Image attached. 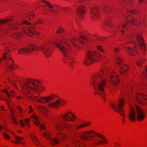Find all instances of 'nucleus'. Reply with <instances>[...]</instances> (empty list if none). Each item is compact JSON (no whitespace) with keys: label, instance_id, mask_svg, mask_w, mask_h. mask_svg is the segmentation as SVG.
Listing matches in <instances>:
<instances>
[{"label":"nucleus","instance_id":"79ce46f5","mask_svg":"<svg viewBox=\"0 0 147 147\" xmlns=\"http://www.w3.org/2000/svg\"><path fill=\"white\" fill-rule=\"evenodd\" d=\"M117 62L118 64L120 65L123 62V60L122 58L119 56H118L117 58Z\"/></svg>","mask_w":147,"mask_h":147},{"label":"nucleus","instance_id":"338daca9","mask_svg":"<svg viewBox=\"0 0 147 147\" xmlns=\"http://www.w3.org/2000/svg\"><path fill=\"white\" fill-rule=\"evenodd\" d=\"M2 128V126L1 125H0V130H1Z\"/></svg>","mask_w":147,"mask_h":147},{"label":"nucleus","instance_id":"603ef678","mask_svg":"<svg viewBox=\"0 0 147 147\" xmlns=\"http://www.w3.org/2000/svg\"><path fill=\"white\" fill-rule=\"evenodd\" d=\"M84 128L82 123L76 127V129H80Z\"/></svg>","mask_w":147,"mask_h":147},{"label":"nucleus","instance_id":"0eeeda50","mask_svg":"<svg viewBox=\"0 0 147 147\" xmlns=\"http://www.w3.org/2000/svg\"><path fill=\"white\" fill-rule=\"evenodd\" d=\"M124 103V99L123 98H120L115 104L112 105L113 108L123 117V120H124L125 116V112L123 109Z\"/></svg>","mask_w":147,"mask_h":147},{"label":"nucleus","instance_id":"a19ab883","mask_svg":"<svg viewBox=\"0 0 147 147\" xmlns=\"http://www.w3.org/2000/svg\"><path fill=\"white\" fill-rule=\"evenodd\" d=\"M72 144L74 146L76 147H81V146L79 142L73 140L72 142Z\"/></svg>","mask_w":147,"mask_h":147},{"label":"nucleus","instance_id":"774afa93","mask_svg":"<svg viewBox=\"0 0 147 147\" xmlns=\"http://www.w3.org/2000/svg\"><path fill=\"white\" fill-rule=\"evenodd\" d=\"M21 98V97H20V96H18V97H17V98L18 99H19V98Z\"/></svg>","mask_w":147,"mask_h":147},{"label":"nucleus","instance_id":"f257e3e1","mask_svg":"<svg viewBox=\"0 0 147 147\" xmlns=\"http://www.w3.org/2000/svg\"><path fill=\"white\" fill-rule=\"evenodd\" d=\"M41 82L38 79H29L25 83L22 81L14 82V86L18 88L17 85L19 84L21 86L22 92L26 96L33 98H36V100L42 103H49L56 97L54 94L45 96H39L45 90L44 86L41 85Z\"/></svg>","mask_w":147,"mask_h":147},{"label":"nucleus","instance_id":"09e8293b","mask_svg":"<svg viewBox=\"0 0 147 147\" xmlns=\"http://www.w3.org/2000/svg\"><path fill=\"white\" fill-rule=\"evenodd\" d=\"M64 31V30L63 28H59L56 31V32L57 34H60L63 32Z\"/></svg>","mask_w":147,"mask_h":147},{"label":"nucleus","instance_id":"f3484780","mask_svg":"<svg viewBox=\"0 0 147 147\" xmlns=\"http://www.w3.org/2000/svg\"><path fill=\"white\" fill-rule=\"evenodd\" d=\"M34 50H35L36 51L37 50L36 47L34 44H32L28 46L26 48L20 49L18 54L20 55L26 54L32 52Z\"/></svg>","mask_w":147,"mask_h":147},{"label":"nucleus","instance_id":"72a5a7b5","mask_svg":"<svg viewBox=\"0 0 147 147\" xmlns=\"http://www.w3.org/2000/svg\"><path fill=\"white\" fill-rule=\"evenodd\" d=\"M71 42L73 45L76 47H78V46L80 42V40L76 38H73L71 40Z\"/></svg>","mask_w":147,"mask_h":147},{"label":"nucleus","instance_id":"ea45409f","mask_svg":"<svg viewBox=\"0 0 147 147\" xmlns=\"http://www.w3.org/2000/svg\"><path fill=\"white\" fill-rule=\"evenodd\" d=\"M36 126L39 127L40 128V131L45 130L47 129V127L45 125L41 123L40 121L38 123V125Z\"/></svg>","mask_w":147,"mask_h":147},{"label":"nucleus","instance_id":"4468645a","mask_svg":"<svg viewBox=\"0 0 147 147\" xmlns=\"http://www.w3.org/2000/svg\"><path fill=\"white\" fill-rule=\"evenodd\" d=\"M129 43L130 45L127 47L128 50V54L130 56H136L138 54L137 51V45L134 42L130 41Z\"/></svg>","mask_w":147,"mask_h":147},{"label":"nucleus","instance_id":"a878e982","mask_svg":"<svg viewBox=\"0 0 147 147\" xmlns=\"http://www.w3.org/2000/svg\"><path fill=\"white\" fill-rule=\"evenodd\" d=\"M29 136L32 142L36 145H38L39 140L36 134L33 132H31L30 133Z\"/></svg>","mask_w":147,"mask_h":147},{"label":"nucleus","instance_id":"052dcab7","mask_svg":"<svg viewBox=\"0 0 147 147\" xmlns=\"http://www.w3.org/2000/svg\"><path fill=\"white\" fill-rule=\"evenodd\" d=\"M120 32H121V34H124V31L123 30H120Z\"/></svg>","mask_w":147,"mask_h":147},{"label":"nucleus","instance_id":"7ed1b4c3","mask_svg":"<svg viewBox=\"0 0 147 147\" xmlns=\"http://www.w3.org/2000/svg\"><path fill=\"white\" fill-rule=\"evenodd\" d=\"M53 44L62 53L63 56V62L65 63H68L69 66L72 67L75 62L73 56L74 53L68 41L65 40H62L61 43L53 42Z\"/></svg>","mask_w":147,"mask_h":147},{"label":"nucleus","instance_id":"3c124183","mask_svg":"<svg viewBox=\"0 0 147 147\" xmlns=\"http://www.w3.org/2000/svg\"><path fill=\"white\" fill-rule=\"evenodd\" d=\"M120 49H121L119 47H115L114 49V52L115 53H117L118 51H119L120 50Z\"/></svg>","mask_w":147,"mask_h":147},{"label":"nucleus","instance_id":"39448f33","mask_svg":"<svg viewBox=\"0 0 147 147\" xmlns=\"http://www.w3.org/2000/svg\"><path fill=\"white\" fill-rule=\"evenodd\" d=\"M101 57V55L96 51H89L84 60L83 63L86 65H89L98 61Z\"/></svg>","mask_w":147,"mask_h":147},{"label":"nucleus","instance_id":"e433bc0d","mask_svg":"<svg viewBox=\"0 0 147 147\" xmlns=\"http://www.w3.org/2000/svg\"><path fill=\"white\" fill-rule=\"evenodd\" d=\"M141 78L143 80H146L147 79V66L146 69V71L144 72L140 76Z\"/></svg>","mask_w":147,"mask_h":147},{"label":"nucleus","instance_id":"69168bd1","mask_svg":"<svg viewBox=\"0 0 147 147\" xmlns=\"http://www.w3.org/2000/svg\"><path fill=\"white\" fill-rule=\"evenodd\" d=\"M27 14H24L23 16L24 18H27L26 16L27 15Z\"/></svg>","mask_w":147,"mask_h":147},{"label":"nucleus","instance_id":"13d9d810","mask_svg":"<svg viewBox=\"0 0 147 147\" xmlns=\"http://www.w3.org/2000/svg\"><path fill=\"white\" fill-rule=\"evenodd\" d=\"M120 2L122 3L123 4V3H124L126 0H119Z\"/></svg>","mask_w":147,"mask_h":147},{"label":"nucleus","instance_id":"2eb2a0df","mask_svg":"<svg viewBox=\"0 0 147 147\" xmlns=\"http://www.w3.org/2000/svg\"><path fill=\"white\" fill-rule=\"evenodd\" d=\"M63 119L67 122H73L77 119V117L73 111H69L66 112L62 116Z\"/></svg>","mask_w":147,"mask_h":147},{"label":"nucleus","instance_id":"680f3d73","mask_svg":"<svg viewBox=\"0 0 147 147\" xmlns=\"http://www.w3.org/2000/svg\"><path fill=\"white\" fill-rule=\"evenodd\" d=\"M82 38H83V39H84V40H88V38H86V37H82Z\"/></svg>","mask_w":147,"mask_h":147},{"label":"nucleus","instance_id":"5701e85b","mask_svg":"<svg viewBox=\"0 0 147 147\" xmlns=\"http://www.w3.org/2000/svg\"><path fill=\"white\" fill-rule=\"evenodd\" d=\"M18 28V24L16 22H13L9 24L7 27L3 29V32L5 33H7L11 30H16Z\"/></svg>","mask_w":147,"mask_h":147},{"label":"nucleus","instance_id":"a18cd8bd","mask_svg":"<svg viewBox=\"0 0 147 147\" xmlns=\"http://www.w3.org/2000/svg\"><path fill=\"white\" fill-rule=\"evenodd\" d=\"M2 134L3 136V137L5 139L7 140H9L10 139V136L4 133H2Z\"/></svg>","mask_w":147,"mask_h":147},{"label":"nucleus","instance_id":"423d86ee","mask_svg":"<svg viewBox=\"0 0 147 147\" xmlns=\"http://www.w3.org/2000/svg\"><path fill=\"white\" fill-rule=\"evenodd\" d=\"M9 50L7 47H5L2 57L0 58V65L3 60H5L6 68L9 71L12 70L13 69V60L9 54Z\"/></svg>","mask_w":147,"mask_h":147},{"label":"nucleus","instance_id":"393cba45","mask_svg":"<svg viewBox=\"0 0 147 147\" xmlns=\"http://www.w3.org/2000/svg\"><path fill=\"white\" fill-rule=\"evenodd\" d=\"M129 65L125 63L122 65L120 68V72L122 75H126L129 68Z\"/></svg>","mask_w":147,"mask_h":147},{"label":"nucleus","instance_id":"cd10ccee","mask_svg":"<svg viewBox=\"0 0 147 147\" xmlns=\"http://www.w3.org/2000/svg\"><path fill=\"white\" fill-rule=\"evenodd\" d=\"M30 117L33 123L36 125H38V123L40 121L41 118L36 114L33 113L30 115Z\"/></svg>","mask_w":147,"mask_h":147},{"label":"nucleus","instance_id":"b1692460","mask_svg":"<svg viewBox=\"0 0 147 147\" xmlns=\"http://www.w3.org/2000/svg\"><path fill=\"white\" fill-rule=\"evenodd\" d=\"M86 10V8L85 6H80L76 10L77 14L80 18H82L84 16Z\"/></svg>","mask_w":147,"mask_h":147},{"label":"nucleus","instance_id":"6e6d98bb","mask_svg":"<svg viewBox=\"0 0 147 147\" xmlns=\"http://www.w3.org/2000/svg\"><path fill=\"white\" fill-rule=\"evenodd\" d=\"M12 121L14 125H17L18 124V122L17 120L14 118L12 119Z\"/></svg>","mask_w":147,"mask_h":147},{"label":"nucleus","instance_id":"dca6fc26","mask_svg":"<svg viewBox=\"0 0 147 147\" xmlns=\"http://www.w3.org/2000/svg\"><path fill=\"white\" fill-rule=\"evenodd\" d=\"M90 18L94 21H96L100 18L99 9L98 7L94 6L91 7L90 10Z\"/></svg>","mask_w":147,"mask_h":147},{"label":"nucleus","instance_id":"f03ea898","mask_svg":"<svg viewBox=\"0 0 147 147\" xmlns=\"http://www.w3.org/2000/svg\"><path fill=\"white\" fill-rule=\"evenodd\" d=\"M108 72L106 68L100 69L92 76V81L94 90V94L99 95L104 98L105 96V87L108 78Z\"/></svg>","mask_w":147,"mask_h":147},{"label":"nucleus","instance_id":"9d476101","mask_svg":"<svg viewBox=\"0 0 147 147\" xmlns=\"http://www.w3.org/2000/svg\"><path fill=\"white\" fill-rule=\"evenodd\" d=\"M22 23L24 24L31 26L29 28H22V31L24 34L30 36H32L34 34H38V33H34L33 30L35 29V26L32 25L30 22L26 20H24L22 21Z\"/></svg>","mask_w":147,"mask_h":147},{"label":"nucleus","instance_id":"ddd939ff","mask_svg":"<svg viewBox=\"0 0 147 147\" xmlns=\"http://www.w3.org/2000/svg\"><path fill=\"white\" fill-rule=\"evenodd\" d=\"M54 127L57 130L60 131L61 129L68 130L71 127V125L69 123H62L60 120H56L54 123Z\"/></svg>","mask_w":147,"mask_h":147},{"label":"nucleus","instance_id":"9b49d317","mask_svg":"<svg viewBox=\"0 0 147 147\" xmlns=\"http://www.w3.org/2000/svg\"><path fill=\"white\" fill-rule=\"evenodd\" d=\"M2 92L4 93L5 94L7 98H6L4 96H3L5 98L4 100L7 102V104L8 105V108L9 109L12 115L13 114V111L11 107L13 106V105L10 100L9 97H13L15 96V94L13 91V90H11L9 92V93H8L7 91V90L5 89L3 90Z\"/></svg>","mask_w":147,"mask_h":147},{"label":"nucleus","instance_id":"8fccbe9b","mask_svg":"<svg viewBox=\"0 0 147 147\" xmlns=\"http://www.w3.org/2000/svg\"><path fill=\"white\" fill-rule=\"evenodd\" d=\"M29 109L28 110V113L29 114H31L34 112V110L31 106H29Z\"/></svg>","mask_w":147,"mask_h":147},{"label":"nucleus","instance_id":"c9c22d12","mask_svg":"<svg viewBox=\"0 0 147 147\" xmlns=\"http://www.w3.org/2000/svg\"><path fill=\"white\" fill-rule=\"evenodd\" d=\"M13 19V16H11L5 19L0 20V24L8 22Z\"/></svg>","mask_w":147,"mask_h":147},{"label":"nucleus","instance_id":"c756f323","mask_svg":"<svg viewBox=\"0 0 147 147\" xmlns=\"http://www.w3.org/2000/svg\"><path fill=\"white\" fill-rule=\"evenodd\" d=\"M42 3H44L46 6L49 8L50 11L53 13L57 12V10L55 9V6L52 5L51 3L45 0H40Z\"/></svg>","mask_w":147,"mask_h":147},{"label":"nucleus","instance_id":"7c9ffc66","mask_svg":"<svg viewBox=\"0 0 147 147\" xmlns=\"http://www.w3.org/2000/svg\"><path fill=\"white\" fill-rule=\"evenodd\" d=\"M10 36L12 38L21 39L24 38V34L22 32H20L16 33H11Z\"/></svg>","mask_w":147,"mask_h":147},{"label":"nucleus","instance_id":"f8f14e48","mask_svg":"<svg viewBox=\"0 0 147 147\" xmlns=\"http://www.w3.org/2000/svg\"><path fill=\"white\" fill-rule=\"evenodd\" d=\"M134 98L140 105L143 106L147 105V94L143 93H137L135 95Z\"/></svg>","mask_w":147,"mask_h":147},{"label":"nucleus","instance_id":"c85d7f7f","mask_svg":"<svg viewBox=\"0 0 147 147\" xmlns=\"http://www.w3.org/2000/svg\"><path fill=\"white\" fill-rule=\"evenodd\" d=\"M55 137L59 140L65 141L66 140L67 137V135L65 133L62 132H59L55 134Z\"/></svg>","mask_w":147,"mask_h":147},{"label":"nucleus","instance_id":"2f4dec72","mask_svg":"<svg viewBox=\"0 0 147 147\" xmlns=\"http://www.w3.org/2000/svg\"><path fill=\"white\" fill-rule=\"evenodd\" d=\"M30 119L27 118L25 119L24 120H20L19 121V124L20 126L22 127H24L25 126V124H26L27 126L28 127H30L29 121Z\"/></svg>","mask_w":147,"mask_h":147},{"label":"nucleus","instance_id":"e2e57ef3","mask_svg":"<svg viewBox=\"0 0 147 147\" xmlns=\"http://www.w3.org/2000/svg\"><path fill=\"white\" fill-rule=\"evenodd\" d=\"M5 131L6 132H7L9 131V129L7 128H5Z\"/></svg>","mask_w":147,"mask_h":147},{"label":"nucleus","instance_id":"37998d69","mask_svg":"<svg viewBox=\"0 0 147 147\" xmlns=\"http://www.w3.org/2000/svg\"><path fill=\"white\" fill-rule=\"evenodd\" d=\"M144 61L145 60L144 59H140L137 62V65L138 66L141 67Z\"/></svg>","mask_w":147,"mask_h":147},{"label":"nucleus","instance_id":"aec40b11","mask_svg":"<svg viewBox=\"0 0 147 147\" xmlns=\"http://www.w3.org/2000/svg\"><path fill=\"white\" fill-rule=\"evenodd\" d=\"M40 48L47 57H49L51 56L52 51L51 50V47L49 45L45 44L41 46Z\"/></svg>","mask_w":147,"mask_h":147},{"label":"nucleus","instance_id":"49530a36","mask_svg":"<svg viewBox=\"0 0 147 147\" xmlns=\"http://www.w3.org/2000/svg\"><path fill=\"white\" fill-rule=\"evenodd\" d=\"M96 48L97 50L103 53L104 52L103 49L101 46L98 45L96 46Z\"/></svg>","mask_w":147,"mask_h":147},{"label":"nucleus","instance_id":"58836bf2","mask_svg":"<svg viewBox=\"0 0 147 147\" xmlns=\"http://www.w3.org/2000/svg\"><path fill=\"white\" fill-rule=\"evenodd\" d=\"M93 36L97 40L100 41L102 42H105L104 39L105 38H104L101 37L96 34H94L93 35Z\"/></svg>","mask_w":147,"mask_h":147},{"label":"nucleus","instance_id":"5fc2aeb1","mask_svg":"<svg viewBox=\"0 0 147 147\" xmlns=\"http://www.w3.org/2000/svg\"><path fill=\"white\" fill-rule=\"evenodd\" d=\"M28 15L29 16H36V14L35 13L33 12H30L29 13H28Z\"/></svg>","mask_w":147,"mask_h":147},{"label":"nucleus","instance_id":"0e129e2a","mask_svg":"<svg viewBox=\"0 0 147 147\" xmlns=\"http://www.w3.org/2000/svg\"><path fill=\"white\" fill-rule=\"evenodd\" d=\"M4 108V107L3 106H2L0 107V109L2 110Z\"/></svg>","mask_w":147,"mask_h":147},{"label":"nucleus","instance_id":"f704fd0d","mask_svg":"<svg viewBox=\"0 0 147 147\" xmlns=\"http://www.w3.org/2000/svg\"><path fill=\"white\" fill-rule=\"evenodd\" d=\"M15 141H13L14 143L16 144H19L21 142V141L23 140L24 138H23L20 137L16 135H14Z\"/></svg>","mask_w":147,"mask_h":147},{"label":"nucleus","instance_id":"6ab92c4d","mask_svg":"<svg viewBox=\"0 0 147 147\" xmlns=\"http://www.w3.org/2000/svg\"><path fill=\"white\" fill-rule=\"evenodd\" d=\"M128 117L129 119L132 122H134L136 120L137 113L135 106H130Z\"/></svg>","mask_w":147,"mask_h":147},{"label":"nucleus","instance_id":"4c0bfd02","mask_svg":"<svg viewBox=\"0 0 147 147\" xmlns=\"http://www.w3.org/2000/svg\"><path fill=\"white\" fill-rule=\"evenodd\" d=\"M106 24L107 26L109 28H112L113 27V24L112 23V20L111 19H108L106 20Z\"/></svg>","mask_w":147,"mask_h":147},{"label":"nucleus","instance_id":"bf43d9fd","mask_svg":"<svg viewBox=\"0 0 147 147\" xmlns=\"http://www.w3.org/2000/svg\"><path fill=\"white\" fill-rule=\"evenodd\" d=\"M146 0H138V1L140 3H142L144 1H145Z\"/></svg>","mask_w":147,"mask_h":147},{"label":"nucleus","instance_id":"1a4fd4ad","mask_svg":"<svg viewBox=\"0 0 147 147\" xmlns=\"http://www.w3.org/2000/svg\"><path fill=\"white\" fill-rule=\"evenodd\" d=\"M102 68H106L108 70L109 81L111 84L116 86L119 84L120 82L119 77L116 73L113 71L109 72V69L106 67H103Z\"/></svg>","mask_w":147,"mask_h":147},{"label":"nucleus","instance_id":"20e7f679","mask_svg":"<svg viewBox=\"0 0 147 147\" xmlns=\"http://www.w3.org/2000/svg\"><path fill=\"white\" fill-rule=\"evenodd\" d=\"M97 136L100 138V139L99 140H96L94 142V144L97 145L107 143V139L103 136L101 134H97L92 130L82 132L80 135V138L84 140L90 141L93 140L94 139V136Z\"/></svg>","mask_w":147,"mask_h":147},{"label":"nucleus","instance_id":"4be33fe9","mask_svg":"<svg viewBox=\"0 0 147 147\" xmlns=\"http://www.w3.org/2000/svg\"><path fill=\"white\" fill-rule=\"evenodd\" d=\"M66 101L62 99H59L49 104L48 106L49 107L57 109L60 106H63L65 104Z\"/></svg>","mask_w":147,"mask_h":147},{"label":"nucleus","instance_id":"473e14b6","mask_svg":"<svg viewBox=\"0 0 147 147\" xmlns=\"http://www.w3.org/2000/svg\"><path fill=\"white\" fill-rule=\"evenodd\" d=\"M38 108L44 115L46 116L47 115L49 112V109L48 108L41 106H38Z\"/></svg>","mask_w":147,"mask_h":147},{"label":"nucleus","instance_id":"de8ad7c7","mask_svg":"<svg viewBox=\"0 0 147 147\" xmlns=\"http://www.w3.org/2000/svg\"><path fill=\"white\" fill-rule=\"evenodd\" d=\"M90 122L89 121L86 122L82 123L84 128L88 126L90 124Z\"/></svg>","mask_w":147,"mask_h":147},{"label":"nucleus","instance_id":"412c9836","mask_svg":"<svg viewBox=\"0 0 147 147\" xmlns=\"http://www.w3.org/2000/svg\"><path fill=\"white\" fill-rule=\"evenodd\" d=\"M136 38L138 43L140 45L141 49L144 51L147 49L146 46L145 44L144 38L141 34H138L136 36Z\"/></svg>","mask_w":147,"mask_h":147},{"label":"nucleus","instance_id":"4d7b16f0","mask_svg":"<svg viewBox=\"0 0 147 147\" xmlns=\"http://www.w3.org/2000/svg\"><path fill=\"white\" fill-rule=\"evenodd\" d=\"M127 23H126L123 24L122 26V27L123 28H125L127 26Z\"/></svg>","mask_w":147,"mask_h":147},{"label":"nucleus","instance_id":"bb28decb","mask_svg":"<svg viewBox=\"0 0 147 147\" xmlns=\"http://www.w3.org/2000/svg\"><path fill=\"white\" fill-rule=\"evenodd\" d=\"M127 23L128 24H131L134 25H138L140 24V21L137 19L128 16L125 17Z\"/></svg>","mask_w":147,"mask_h":147},{"label":"nucleus","instance_id":"a211bd4d","mask_svg":"<svg viewBox=\"0 0 147 147\" xmlns=\"http://www.w3.org/2000/svg\"><path fill=\"white\" fill-rule=\"evenodd\" d=\"M135 108L137 113V117L138 121H143L146 117V114L144 110L136 105Z\"/></svg>","mask_w":147,"mask_h":147},{"label":"nucleus","instance_id":"864d4df0","mask_svg":"<svg viewBox=\"0 0 147 147\" xmlns=\"http://www.w3.org/2000/svg\"><path fill=\"white\" fill-rule=\"evenodd\" d=\"M17 109L21 113H22L23 112V110L21 107L18 106L17 107Z\"/></svg>","mask_w":147,"mask_h":147},{"label":"nucleus","instance_id":"6e6552de","mask_svg":"<svg viewBox=\"0 0 147 147\" xmlns=\"http://www.w3.org/2000/svg\"><path fill=\"white\" fill-rule=\"evenodd\" d=\"M43 137L47 140L51 141L50 144L52 146H55L60 143V142L55 137L54 134L53 132L50 133L46 131L43 133Z\"/></svg>","mask_w":147,"mask_h":147},{"label":"nucleus","instance_id":"c03bdc74","mask_svg":"<svg viewBox=\"0 0 147 147\" xmlns=\"http://www.w3.org/2000/svg\"><path fill=\"white\" fill-rule=\"evenodd\" d=\"M44 22L43 20L40 19L37 20L35 22V24L33 26H35L36 24H42Z\"/></svg>","mask_w":147,"mask_h":147}]
</instances>
